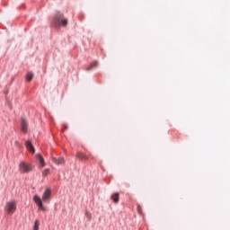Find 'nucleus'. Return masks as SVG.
<instances>
[{
	"label": "nucleus",
	"mask_w": 230,
	"mask_h": 230,
	"mask_svg": "<svg viewBox=\"0 0 230 230\" xmlns=\"http://www.w3.org/2000/svg\"><path fill=\"white\" fill-rule=\"evenodd\" d=\"M85 217L88 218V220H91V218H92L91 213H89V212L85 213Z\"/></svg>",
	"instance_id": "obj_15"
},
{
	"label": "nucleus",
	"mask_w": 230,
	"mask_h": 230,
	"mask_svg": "<svg viewBox=\"0 0 230 230\" xmlns=\"http://www.w3.org/2000/svg\"><path fill=\"white\" fill-rule=\"evenodd\" d=\"M21 129L23 134H26V132H28V120H26L25 119H22Z\"/></svg>",
	"instance_id": "obj_6"
},
{
	"label": "nucleus",
	"mask_w": 230,
	"mask_h": 230,
	"mask_svg": "<svg viewBox=\"0 0 230 230\" xmlns=\"http://www.w3.org/2000/svg\"><path fill=\"white\" fill-rule=\"evenodd\" d=\"M53 163H55V164H64V163H66V160L64 159V157H58V158H52Z\"/></svg>",
	"instance_id": "obj_9"
},
{
	"label": "nucleus",
	"mask_w": 230,
	"mask_h": 230,
	"mask_svg": "<svg viewBox=\"0 0 230 230\" xmlns=\"http://www.w3.org/2000/svg\"><path fill=\"white\" fill-rule=\"evenodd\" d=\"M111 200H113V202L115 204H118L119 202V193L116 192V193L112 194Z\"/></svg>",
	"instance_id": "obj_10"
},
{
	"label": "nucleus",
	"mask_w": 230,
	"mask_h": 230,
	"mask_svg": "<svg viewBox=\"0 0 230 230\" xmlns=\"http://www.w3.org/2000/svg\"><path fill=\"white\" fill-rule=\"evenodd\" d=\"M98 66V61H93L91 63L90 67L87 68V71H91V69L96 67Z\"/></svg>",
	"instance_id": "obj_11"
},
{
	"label": "nucleus",
	"mask_w": 230,
	"mask_h": 230,
	"mask_svg": "<svg viewBox=\"0 0 230 230\" xmlns=\"http://www.w3.org/2000/svg\"><path fill=\"white\" fill-rule=\"evenodd\" d=\"M76 157L79 158L80 161H89V159H93L92 155H87L82 152H77Z\"/></svg>",
	"instance_id": "obj_5"
},
{
	"label": "nucleus",
	"mask_w": 230,
	"mask_h": 230,
	"mask_svg": "<svg viewBox=\"0 0 230 230\" xmlns=\"http://www.w3.org/2000/svg\"><path fill=\"white\" fill-rule=\"evenodd\" d=\"M63 127H64L65 130H67V125L64 124Z\"/></svg>",
	"instance_id": "obj_16"
},
{
	"label": "nucleus",
	"mask_w": 230,
	"mask_h": 230,
	"mask_svg": "<svg viewBox=\"0 0 230 230\" xmlns=\"http://www.w3.org/2000/svg\"><path fill=\"white\" fill-rule=\"evenodd\" d=\"M40 226V222L39 219H37L34 223V229L33 230H39V226Z\"/></svg>",
	"instance_id": "obj_13"
},
{
	"label": "nucleus",
	"mask_w": 230,
	"mask_h": 230,
	"mask_svg": "<svg viewBox=\"0 0 230 230\" xmlns=\"http://www.w3.org/2000/svg\"><path fill=\"white\" fill-rule=\"evenodd\" d=\"M51 197V189H46L44 191L42 198L39 197V195H34L33 196V201L35 204L38 206L39 209L40 211H46V207H44V204L42 202H46V200H49Z\"/></svg>",
	"instance_id": "obj_1"
},
{
	"label": "nucleus",
	"mask_w": 230,
	"mask_h": 230,
	"mask_svg": "<svg viewBox=\"0 0 230 230\" xmlns=\"http://www.w3.org/2000/svg\"><path fill=\"white\" fill-rule=\"evenodd\" d=\"M19 170L21 173H30V172L33 171V166L30 164H26V162H21L19 164Z\"/></svg>",
	"instance_id": "obj_4"
},
{
	"label": "nucleus",
	"mask_w": 230,
	"mask_h": 230,
	"mask_svg": "<svg viewBox=\"0 0 230 230\" xmlns=\"http://www.w3.org/2000/svg\"><path fill=\"white\" fill-rule=\"evenodd\" d=\"M25 146L29 152H31V154H35V147L33 146V144H31V141L28 140L25 142Z\"/></svg>",
	"instance_id": "obj_7"
},
{
	"label": "nucleus",
	"mask_w": 230,
	"mask_h": 230,
	"mask_svg": "<svg viewBox=\"0 0 230 230\" xmlns=\"http://www.w3.org/2000/svg\"><path fill=\"white\" fill-rule=\"evenodd\" d=\"M42 175H43V177H46V176L49 175V169L43 170Z\"/></svg>",
	"instance_id": "obj_14"
},
{
	"label": "nucleus",
	"mask_w": 230,
	"mask_h": 230,
	"mask_svg": "<svg viewBox=\"0 0 230 230\" xmlns=\"http://www.w3.org/2000/svg\"><path fill=\"white\" fill-rule=\"evenodd\" d=\"M4 211L7 215H13L17 211V203L15 201H9L5 204Z\"/></svg>",
	"instance_id": "obj_3"
},
{
	"label": "nucleus",
	"mask_w": 230,
	"mask_h": 230,
	"mask_svg": "<svg viewBox=\"0 0 230 230\" xmlns=\"http://www.w3.org/2000/svg\"><path fill=\"white\" fill-rule=\"evenodd\" d=\"M54 21L58 24L59 26H63L66 28L67 24L69 23L68 20L66 18H64V13L60 12H57L55 16H54Z\"/></svg>",
	"instance_id": "obj_2"
},
{
	"label": "nucleus",
	"mask_w": 230,
	"mask_h": 230,
	"mask_svg": "<svg viewBox=\"0 0 230 230\" xmlns=\"http://www.w3.org/2000/svg\"><path fill=\"white\" fill-rule=\"evenodd\" d=\"M32 79H33V73H28L26 75V80L28 82H31Z\"/></svg>",
	"instance_id": "obj_12"
},
{
	"label": "nucleus",
	"mask_w": 230,
	"mask_h": 230,
	"mask_svg": "<svg viewBox=\"0 0 230 230\" xmlns=\"http://www.w3.org/2000/svg\"><path fill=\"white\" fill-rule=\"evenodd\" d=\"M36 159L39 160L40 168H44L46 166V162L44 161V157H42L40 154L36 155Z\"/></svg>",
	"instance_id": "obj_8"
}]
</instances>
